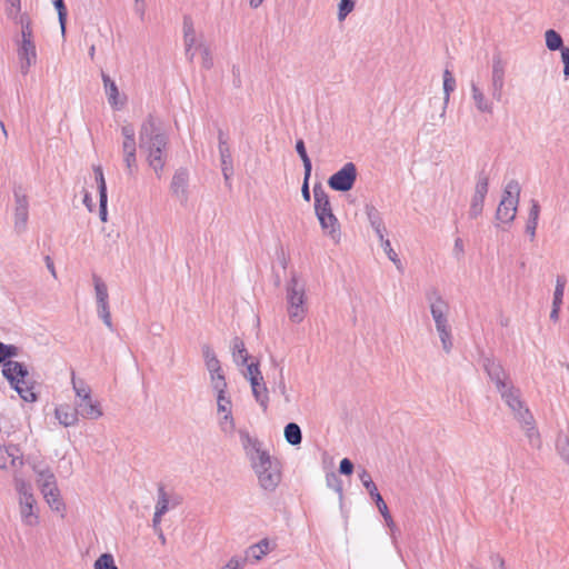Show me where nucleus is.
<instances>
[{
  "label": "nucleus",
  "instance_id": "nucleus-12",
  "mask_svg": "<svg viewBox=\"0 0 569 569\" xmlns=\"http://www.w3.org/2000/svg\"><path fill=\"white\" fill-rule=\"evenodd\" d=\"M14 198V229L18 233H22L27 229L29 218V201L27 190L21 184L13 188Z\"/></svg>",
  "mask_w": 569,
  "mask_h": 569
},
{
  "label": "nucleus",
  "instance_id": "nucleus-33",
  "mask_svg": "<svg viewBox=\"0 0 569 569\" xmlns=\"http://www.w3.org/2000/svg\"><path fill=\"white\" fill-rule=\"evenodd\" d=\"M271 550L270 541L262 539L258 543L251 546L247 550V557H251L254 560H260L264 555Z\"/></svg>",
  "mask_w": 569,
  "mask_h": 569
},
{
  "label": "nucleus",
  "instance_id": "nucleus-50",
  "mask_svg": "<svg viewBox=\"0 0 569 569\" xmlns=\"http://www.w3.org/2000/svg\"><path fill=\"white\" fill-rule=\"evenodd\" d=\"M93 171H94V178H96L99 193H106L107 184H106L102 168L100 166H93Z\"/></svg>",
  "mask_w": 569,
  "mask_h": 569
},
{
  "label": "nucleus",
  "instance_id": "nucleus-7",
  "mask_svg": "<svg viewBox=\"0 0 569 569\" xmlns=\"http://www.w3.org/2000/svg\"><path fill=\"white\" fill-rule=\"evenodd\" d=\"M315 210L321 228L335 240L340 239L339 222L332 213L329 196L320 184L313 188Z\"/></svg>",
  "mask_w": 569,
  "mask_h": 569
},
{
  "label": "nucleus",
  "instance_id": "nucleus-4",
  "mask_svg": "<svg viewBox=\"0 0 569 569\" xmlns=\"http://www.w3.org/2000/svg\"><path fill=\"white\" fill-rule=\"evenodd\" d=\"M426 298L441 347L446 353H449L453 347L452 328L449 322L450 306L437 289L429 290Z\"/></svg>",
  "mask_w": 569,
  "mask_h": 569
},
{
  "label": "nucleus",
  "instance_id": "nucleus-40",
  "mask_svg": "<svg viewBox=\"0 0 569 569\" xmlns=\"http://www.w3.org/2000/svg\"><path fill=\"white\" fill-rule=\"evenodd\" d=\"M366 214L372 229L385 224L381 213L373 206H366Z\"/></svg>",
  "mask_w": 569,
  "mask_h": 569
},
{
  "label": "nucleus",
  "instance_id": "nucleus-10",
  "mask_svg": "<svg viewBox=\"0 0 569 569\" xmlns=\"http://www.w3.org/2000/svg\"><path fill=\"white\" fill-rule=\"evenodd\" d=\"M520 196V186L516 180L507 183L502 199L496 212V219L502 223H511L517 214Z\"/></svg>",
  "mask_w": 569,
  "mask_h": 569
},
{
  "label": "nucleus",
  "instance_id": "nucleus-43",
  "mask_svg": "<svg viewBox=\"0 0 569 569\" xmlns=\"http://www.w3.org/2000/svg\"><path fill=\"white\" fill-rule=\"evenodd\" d=\"M169 510V497L164 491V488L160 486L158 488V501L156 505V511L164 515Z\"/></svg>",
  "mask_w": 569,
  "mask_h": 569
},
{
  "label": "nucleus",
  "instance_id": "nucleus-49",
  "mask_svg": "<svg viewBox=\"0 0 569 569\" xmlns=\"http://www.w3.org/2000/svg\"><path fill=\"white\" fill-rule=\"evenodd\" d=\"M244 377L250 381V383L258 381V379L262 380V375L259 370L258 363L247 365Z\"/></svg>",
  "mask_w": 569,
  "mask_h": 569
},
{
  "label": "nucleus",
  "instance_id": "nucleus-21",
  "mask_svg": "<svg viewBox=\"0 0 569 569\" xmlns=\"http://www.w3.org/2000/svg\"><path fill=\"white\" fill-rule=\"evenodd\" d=\"M17 461L21 462V452L17 446H0V469L14 466Z\"/></svg>",
  "mask_w": 569,
  "mask_h": 569
},
{
  "label": "nucleus",
  "instance_id": "nucleus-31",
  "mask_svg": "<svg viewBox=\"0 0 569 569\" xmlns=\"http://www.w3.org/2000/svg\"><path fill=\"white\" fill-rule=\"evenodd\" d=\"M4 13L12 22L26 14H29L28 12L22 11L21 0H4Z\"/></svg>",
  "mask_w": 569,
  "mask_h": 569
},
{
  "label": "nucleus",
  "instance_id": "nucleus-63",
  "mask_svg": "<svg viewBox=\"0 0 569 569\" xmlns=\"http://www.w3.org/2000/svg\"><path fill=\"white\" fill-rule=\"evenodd\" d=\"M482 209H483V204L471 202L470 210H469L470 217L471 218L479 217L482 212Z\"/></svg>",
  "mask_w": 569,
  "mask_h": 569
},
{
  "label": "nucleus",
  "instance_id": "nucleus-58",
  "mask_svg": "<svg viewBox=\"0 0 569 569\" xmlns=\"http://www.w3.org/2000/svg\"><path fill=\"white\" fill-rule=\"evenodd\" d=\"M339 471L342 475H351L353 471V463L348 458H343L340 461Z\"/></svg>",
  "mask_w": 569,
  "mask_h": 569
},
{
  "label": "nucleus",
  "instance_id": "nucleus-30",
  "mask_svg": "<svg viewBox=\"0 0 569 569\" xmlns=\"http://www.w3.org/2000/svg\"><path fill=\"white\" fill-rule=\"evenodd\" d=\"M557 450L560 457L569 463V421H567L566 429L560 430L557 439Z\"/></svg>",
  "mask_w": 569,
  "mask_h": 569
},
{
  "label": "nucleus",
  "instance_id": "nucleus-11",
  "mask_svg": "<svg viewBox=\"0 0 569 569\" xmlns=\"http://www.w3.org/2000/svg\"><path fill=\"white\" fill-rule=\"evenodd\" d=\"M202 356L206 368L210 376V385L214 392H221L227 389V381L214 351L209 345L202 346Z\"/></svg>",
  "mask_w": 569,
  "mask_h": 569
},
{
  "label": "nucleus",
  "instance_id": "nucleus-48",
  "mask_svg": "<svg viewBox=\"0 0 569 569\" xmlns=\"http://www.w3.org/2000/svg\"><path fill=\"white\" fill-rule=\"evenodd\" d=\"M53 6L58 11L59 22L61 26L62 34L66 32V17H67V10L63 3V0H53Z\"/></svg>",
  "mask_w": 569,
  "mask_h": 569
},
{
  "label": "nucleus",
  "instance_id": "nucleus-61",
  "mask_svg": "<svg viewBox=\"0 0 569 569\" xmlns=\"http://www.w3.org/2000/svg\"><path fill=\"white\" fill-rule=\"evenodd\" d=\"M561 59L563 62V74L569 78V48L561 49Z\"/></svg>",
  "mask_w": 569,
  "mask_h": 569
},
{
  "label": "nucleus",
  "instance_id": "nucleus-62",
  "mask_svg": "<svg viewBox=\"0 0 569 569\" xmlns=\"http://www.w3.org/2000/svg\"><path fill=\"white\" fill-rule=\"evenodd\" d=\"M299 157L301 158L302 163H303L305 176H307V179H309L311 176V170H312L311 160L308 157L307 152H305L303 154H301Z\"/></svg>",
  "mask_w": 569,
  "mask_h": 569
},
{
  "label": "nucleus",
  "instance_id": "nucleus-1",
  "mask_svg": "<svg viewBox=\"0 0 569 569\" xmlns=\"http://www.w3.org/2000/svg\"><path fill=\"white\" fill-rule=\"evenodd\" d=\"M169 136L162 122L153 117L146 119L139 130V148L146 154L148 166L161 177L168 151Z\"/></svg>",
  "mask_w": 569,
  "mask_h": 569
},
{
  "label": "nucleus",
  "instance_id": "nucleus-23",
  "mask_svg": "<svg viewBox=\"0 0 569 569\" xmlns=\"http://www.w3.org/2000/svg\"><path fill=\"white\" fill-rule=\"evenodd\" d=\"M33 471L36 473V482L40 491L57 482L54 473L46 466L34 465Z\"/></svg>",
  "mask_w": 569,
  "mask_h": 569
},
{
  "label": "nucleus",
  "instance_id": "nucleus-35",
  "mask_svg": "<svg viewBox=\"0 0 569 569\" xmlns=\"http://www.w3.org/2000/svg\"><path fill=\"white\" fill-rule=\"evenodd\" d=\"M272 391L283 398L284 405H289L292 402L291 392L287 388L284 378H283V369L282 368L280 369V372H279V380L272 387Z\"/></svg>",
  "mask_w": 569,
  "mask_h": 569
},
{
  "label": "nucleus",
  "instance_id": "nucleus-8",
  "mask_svg": "<svg viewBox=\"0 0 569 569\" xmlns=\"http://www.w3.org/2000/svg\"><path fill=\"white\" fill-rule=\"evenodd\" d=\"M287 312L291 322L300 323L306 313V288L296 273L291 274L286 287Z\"/></svg>",
  "mask_w": 569,
  "mask_h": 569
},
{
  "label": "nucleus",
  "instance_id": "nucleus-47",
  "mask_svg": "<svg viewBox=\"0 0 569 569\" xmlns=\"http://www.w3.org/2000/svg\"><path fill=\"white\" fill-rule=\"evenodd\" d=\"M122 154L128 174L132 176L137 170V152H126Z\"/></svg>",
  "mask_w": 569,
  "mask_h": 569
},
{
  "label": "nucleus",
  "instance_id": "nucleus-5",
  "mask_svg": "<svg viewBox=\"0 0 569 569\" xmlns=\"http://www.w3.org/2000/svg\"><path fill=\"white\" fill-rule=\"evenodd\" d=\"M506 405L511 409L515 418L521 423L526 436L533 447L540 445L539 433L533 423V417L520 398V390L513 383L506 385L505 388L497 390Z\"/></svg>",
  "mask_w": 569,
  "mask_h": 569
},
{
  "label": "nucleus",
  "instance_id": "nucleus-56",
  "mask_svg": "<svg viewBox=\"0 0 569 569\" xmlns=\"http://www.w3.org/2000/svg\"><path fill=\"white\" fill-rule=\"evenodd\" d=\"M244 563L246 559L232 557L221 569H242Z\"/></svg>",
  "mask_w": 569,
  "mask_h": 569
},
{
  "label": "nucleus",
  "instance_id": "nucleus-13",
  "mask_svg": "<svg viewBox=\"0 0 569 569\" xmlns=\"http://www.w3.org/2000/svg\"><path fill=\"white\" fill-rule=\"evenodd\" d=\"M356 179L357 168L352 162H348L329 178L328 184L336 191H349L352 189Z\"/></svg>",
  "mask_w": 569,
  "mask_h": 569
},
{
  "label": "nucleus",
  "instance_id": "nucleus-53",
  "mask_svg": "<svg viewBox=\"0 0 569 569\" xmlns=\"http://www.w3.org/2000/svg\"><path fill=\"white\" fill-rule=\"evenodd\" d=\"M107 203H108L107 192L99 193V216H100V219L102 222H107V220H108Z\"/></svg>",
  "mask_w": 569,
  "mask_h": 569
},
{
  "label": "nucleus",
  "instance_id": "nucleus-17",
  "mask_svg": "<svg viewBox=\"0 0 569 569\" xmlns=\"http://www.w3.org/2000/svg\"><path fill=\"white\" fill-rule=\"evenodd\" d=\"M471 100L475 108L481 113L491 114L493 112V102L485 93L483 89L475 80L470 81Z\"/></svg>",
  "mask_w": 569,
  "mask_h": 569
},
{
  "label": "nucleus",
  "instance_id": "nucleus-32",
  "mask_svg": "<svg viewBox=\"0 0 569 569\" xmlns=\"http://www.w3.org/2000/svg\"><path fill=\"white\" fill-rule=\"evenodd\" d=\"M284 439L291 446H299L302 441V432L296 422H289L284 427Z\"/></svg>",
  "mask_w": 569,
  "mask_h": 569
},
{
  "label": "nucleus",
  "instance_id": "nucleus-18",
  "mask_svg": "<svg viewBox=\"0 0 569 569\" xmlns=\"http://www.w3.org/2000/svg\"><path fill=\"white\" fill-rule=\"evenodd\" d=\"M219 153L221 162V171L227 184L230 182V178L233 174L232 157L229 144L222 131H219Z\"/></svg>",
  "mask_w": 569,
  "mask_h": 569
},
{
  "label": "nucleus",
  "instance_id": "nucleus-25",
  "mask_svg": "<svg viewBox=\"0 0 569 569\" xmlns=\"http://www.w3.org/2000/svg\"><path fill=\"white\" fill-rule=\"evenodd\" d=\"M102 81L104 84L106 94L108 97L109 103L119 109L123 103L119 101V91L114 81L106 73H102Z\"/></svg>",
  "mask_w": 569,
  "mask_h": 569
},
{
  "label": "nucleus",
  "instance_id": "nucleus-15",
  "mask_svg": "<svg viewBox=\"0 0 569 569\" xmlns=\"http://www.w3.org/2000/svg\"><path fill=\"white\" fill-rule=\"evenodd\" d=\"M188 183H189V172L184 168H179L176 170L171 183L170 191L172 196L181 203L186 204L188 201L189 192H188Z\"/></svg>",
  "mask_w": 569,
  "mask_h": 569
},
{
  "label": "nucleus",
  "instance_id": "nucleus-16",
  "mask_svg": "<svg viewBox=\"0 0 569 569\" xmlns=\"http://www.w3.org/2000/svg\"><path fill=\"white\" fill-rule=\"evenodd\" d=\"M18 57L20 59V68L22 73H27L31 66L37 61V49L34 40H18Z\"/></svg>",
  "mask_w": 569,
  "mask_h": 569
},
{
  "label": "nucleus",
  "instance_id": "nucleus-9",
  "mask_svg": "<svg viewBox=\"0 0 569 569\" xmlns=\"http://www.w3.org/2000/svg\"><path fill=\"white\" fill-rule=\"evenodd\" d=\"M72 387L76 392L77 399L74 406L79 415L84 419L96 420L102 416V410L98 401L91 398V389L84 381L78 380L72 377Z\"/></svg>",
  "mask_w": 569,
  "mask_h": 569
},
{
  "label": "nucleus",
  "instance_id": "nucleus-29",
  "mask_svg": "<svg viewBox=\"0 0 569 569\" xmlns=\"http://www.w3.org/2000/svg\"><path fill=\"white\" fill-rule=\"evenodd\" d=\"M252 393L256 398V400L259 402V405L262 407L263 410H267L269 397H268V389L266 387V383L262 380L258 379V381L250 383Z\"/></svg>",
  "mask_w": 569,
  "mask_h": 569
},
{
  "label": "nucleus",
  "instance_id": "nucleus-44",
  "mask_svg": "<svg viewBox=\"0 0 569 569\" xmlns=\"http://www.w3.org/2000/svg\"><path fill=\"white\" fill-rule=\"evenodd\" d=\"M356 0H340L338 4V20L343 21L355 9Z\"/></svg>",
  "mask_w": 569,
  "mask_h": 569
},
{
  "label": "nucleus",
  "instance_id": "nucleus-14",
  "mask_svg": "<svg viewBox=\"0 0 569 569\" xmlns=\"http://www.w3.org/2000/svg\"><path fill=\"white\" fill-rule=\"evenodd\" d=\"M483 369L487 372L489 379L496 385L497 390L505 388L506 385L511 383L509 373L498 360L493 358L483 359Z\"/></svg>",
  "mask_w": 569,
  "mask_h": 569
},
{
  "label": "nucleus",
  "instance_id": "nucleus-41",
  "mask_svg": "<svg viewBox=\"0 0 569 569\" xmlns=\"http://www.w3.org/2000/svg\"><path fill=\"white\" fill-rule=\"evenodd\" d=\"M94 569H118L111 553H102L93 565Z\"/></svg>",
  "mask_w": 569,
  "mask_h": 569
},
{
  "label": "nucleus",
  "instance_id": "nucleus-46",
  "mask_svg": "<svg viewBox=\"0 0 569 569\" xmlns=\"http://www.w3.org/2000/svg\"><path fill=\"white\" fill-rule=\"evenodd\" d=\"M565 286H566V279L563 277L559 276L557 278V284H556V289L553 292V301H552V305H556V307L561 306V303H562Z\"/></svg>",
  "mask_w": 569,
  "mask_h": 569
},
{
  "label": "nucleus",
  "instance_id": "nucleus-37",
  "mask_svg": "<svg viewBox=\"0 0 569 569\" xmlns=\"http://www.w3.org/2000/svg\"><path fill=\"white\" fill-rule=\"evenodd\" d=\"M546 46L549 50L556 51L563 49V41L561 36L553 29H549L545 33Z\"/></svg>",
  "mask_w": 569,
  "mask_h": 569
},
{
  "label": "nucleus",
  "instance_id": "nucleus-6",
  "mask_svg": "<svg viewBox=\"0 0 569 569\" xmlns=\"http://www.w3.org/2000/svg\"><path fill=\"white\" fill-rule=\"evenodd\" d=\"M14 488L20 521L26 527H37L40 523V507L31 483L23 479H16Z\"/></svg>",
  "mask_w": 569,
  "mask_h": 569
},
{
  "label": "nucleus",
  "instance_id": "nucleus-34",
  "mask_svg": "<svg viewBox=\"0 0 569 569\" xmlns=\"http://www.w3.org/2000/svg\"><path fill=\"white\" fill-rule=\"evenodd\" d=\"M13 23L21 29L19 40H33L32 19L29 14L13 21Z\"/></svg>",
  "mask_w": 569,
  "mask_h": 569
},
{
  "label": "nucleus",
  "instance_id": "nucleus-39",
  "mask_svg": "<svg viewBox=\"0 0 569 569\" xmlns=\"http://www.w3.org/2000/svg\"><path fill=\"white\" fill-rule=\"evenodd\" d=\"M505 87V77L503 76H492L491 74V97L496 101H501L502 99V92Z\"/></svg>",
  "mask_w": 569,
  "mask_h": 569
},
{
  "label": "nucleus",
  "instance_id": "nucleus-52",
  "mask_svg": "<svg viewBox=\"0 0 569 569\" xmlns=\"http://www.w3.org/2000/svg\"><path fill=\"white\" fill-rule=\"evenodd\" d=\"M199 49L201 50V56H202V67L206 69H210L213 66V59H212L209 48L207 46H204L203 43H200Z\"/></svg>",
  "mask_w": 569,
  "mask_h": 569
},
{
  "label": "nucleus",
  "instance_id": "nucleus-19",
  "mask_svg": "<svg viewBox=\"0 0 569 569\" xmlns=\"http://www.w3.org/2000/svg\"><path fill=\"white\" fill-rule=\"evenodd\" d=\"M456 89V79L453 78L452 73L446 69L445 72H443V93H445V97H443V101H442V108H441V112L440 114L437 117V119L435 120L433 124H441L445 122V118H446V110H447V106L449 103V100H450V94L451 92H453Z\"/></svg>",
  "mask_w": 569,
  "mask_h": 569
},
{
  "label": "nucleus",
  "instance_id": "nucleus-27",
  "mask_svg": "<svg viewBox=\"0 0 569 569\" xmlns=\"http://www.w3.org/2000/svg\"><path fill=\"white\" fill-rule=\"evenodd\" d=\"M231 351H232L233 361L237 365H240V366L247 365L249 355L247 352L243 341L240 338L236 337L232 339Z\"/></svg>",
  "mask_w": 569,
  "mask_h": 569
},
{
  "label": "nucleus",
  "instance_id": "nucleus-3",
  "mask_svg": "<svg viewBox=\"0 0 569 569\" xmlns=\"http://www.w3.org/2000/svg\"><path fill=\"white\" fill-rule=\"evenodd\" d=\"M14 355L16 347L0 342V361L3 362V376L24 401L32 402L37 399V396L26 366L13 360L6 361L7 358Z\"/></svg>",
  "mask_w": 569,
  "mask_h": 569
},
{
  "label": "nucleus",
  "instance_id": "nucleus-24",
  "mask_svg": "<svg viewBox=\"0 0 569 569\" xmlns=\"http://www.w3.org/2000/svg\"><path fill=\"white\" fill-rule=\"evenodd\" d=\"M54 415L59 422L64 427L74 426L78 422V417L80 416L76 406L74 409H71L68 405L58 407Z\"/></svg>",
  "mask_w": 569,
  "mask_h": 569
},
{
  "label": "nucleus",
  "instance_id": "nucleus-28",
  "mask_svg": "<svg viewBox=\"0 0 569 569\" xmlns=\"http://www.w3.org/2000/svg\"><path fill=\"white\" fill-rule=\"evenodd\" d=\"M489 179L485 173H480L477 178L475 193L471 202L483 204L486 194L488 192Z\"/></svg>",
  "mask_w": 569,
  "mask_h": 569
},
{
  "label": "nucleus",
  "instance_id": "nucleus-51",
  "mask_svg": "<svg viewBox=\"0 0 569 569\" xmlns=\"http://www.w3.org/2000/svg\"><path fill=\"white\" fill-rule=\"evenodd\" d=\"M97 312L99 318L103 321V323L112 330V321H111V315L109 310V305L98 306Z\"/></svg>",
  "mask_w": 569,
  "mask_h": 569
},
{
  "label": "nucleus",
  "instance_id": "nucleus-59",
  "mask_svg": "<svg viewBox=\"0 0 569 569\" xmlns=\"http://www.w3.org/2000/svg\"><path fill=\"white\" fill-rule=\"evenodd\" d=\"M371 498L375 500L380 513L382 516H388L389 510H388V507H387L386 502L383 501L381 495L377 493L376 496H373Z\"/></svg>",
  "mask_w": 569,
  "mask_h": 569
},
{
  "label": "nucleus",
  "instance_id": "nucleus-38",
  "mask_svg": "<svg viewBox=\"0 0 569 569\" xmlns=\"http://www.w3.org/2000/svg\"><path fill=\"white\" fill-rule=\"evenodd\" d=\"M216 393H217L218 411L224 413L223 420L231 421V401L226 396V390H222L221 392H216Z\"/></svg>",
  "mask_w": 569,
  "mask_h": 569
},
{
  "label": "nucleus",
  "instance_id": "nucleus-42",
  "mask_svg": "<svg viewBox=\"0 0 569 569\" xmlns=\"http://www.w3.org/2000/svg\"><path fill=\"white\" fill-rule=\"evenodd\" d=\"M358 476H359V479L362 482L363 487L368 490V492L371 497L379 493L377 486L375 485L370 473L366 469H362L361 471H359Z\"/></svg>",
  "mask_w": 569,
  "mask_h": 569
},
{
  "label": "nucleus",
  "instance_id": "nucleus-20",
  "mask_svg": "<svg viewBox=\"0 0 569 569\" xmlns=\"http://www.w3.org/2000/svg\"><path fill=\"white\" fill-rule=\"evenodd\" d=\"M41 493L51 510L56 512H64L66 505L61 498L57 482L48 488H43Z\"/></svg>",
  "mask_w": 569,
  "mask_h": 569
},
{
  "label": "nucleus",
  "instance_id": "nucleus-55",
  "mask_svg": "<svg viewBox=\"0 0 569 569\" xmlns=\"http://www.w3.org/2000/svg\"><path fill=\"white\" fill-rule=\"evenodd\" d=\"M327 483L330 488H333L340 497L342 496V483L336 475L328 476Z\"/></svg>",
  "mask_w": 569,
  "mask_h": 569
},
{
  "label": "nucleus",
  "instance_id": "nucleus-36",
  "mask_svg": "<svg viewBox=\"0 0 569 569\" xmlns=\"http://www.w3.org/2000/svg\"><path fill=\"white\" fill-rule=\"evenodd\" d=\"M94 281V292H96V300H97V307L109 305L108 299V288L107 284L98 277H93Z\"/></svg>",
  "mask_w": 569,
  "mask_h": 569
},
{
  "label": "nucleus",
  "instance_id": "nucleus-60",
  "mask_svg": "<svg viewBox=\"0 0 569 569\" xmlns=\"http://www.w3.org/2000/svg\"><path fill=\"white\" fill-rule=\"evenodd\" d=\"M539 213H540V207H539V203H538L536 200H532V201H531V208H530V211H529V218H528V220H529V221H536V222H538Z\"/></svg>",
  "mask_w": 569,
  "mask_h": 569
},
{
  "label": "nucleus",
  "instance_id": "nucleus-45",
  "mask_svg": "<svg viewBox=\"0 0 569 569\" xmlns=\"http://www.w3.org/2000/svg\"><path fill=\"white\" fill-rule=\"evenodd\" d=\"M381 247H382L385 253L388 256V258L395 263L397 269L402 271V263H401L400 259L398 258V254L392 249L390 241L383 240Z\"/></svg>",
  "mask_w": 569,
  "mask_h": 569
},
{
  "label": "nucleus",
  "instance_id": "nucleus-26",
  "mask_svg": "<svg viewBox=\"0 0 569 569\" xmlns=\"http://www.w3.org/2000/svg\"><path fill=\"white\" fill-rule=\"evenodd\" d=\"M121 134L123 137L122 153L137 152L136 130L133 126L129 123L122 126Z\"/></svg>",
  "mask_w": 569,
  "mask_h": 569
},
{
  "label": "nucleus",
  "instance_id": "nucleus-22",
  "mask_svg": "<svg viewBox=\"0 0 569 569\" xmlns=\"http://www.w3.org/2000/svg\"><path fill=\"white\" fill-rule=\"evenodd\" d=\"M183 38H184V46H186V54L190 61L194 58V52L192 51V47L196 44L197 38H196V31L193 28V23L191 18L184 17L183 20Z\"/></svg>",
  "mask_w": 569,
  "mask_h": 569
},
{
  "label": "nucleus",
  "instance_id": "nucleus-64",
  "mask_svg": "<svg viewBox=\"0 0 569 569\" xmlns=\"http://www.w3.org/2000/svg\"><path fill=\"white\" fill-rule=\"evenodd\" d=\"M493 569H505V560L499 555L491 556Z\"/></svg>",
  "mask_w": 569,
  "mask_h": 569
},
{
  "label": "nucleus",
  "instance_id": "nucleus-54",
  "mask_svg": "<svg viewBox=\"0 0 569 569\" xmlns=\"http://www.w3.org/2000/svg\"><path fill=\"white\" fill-rule=\"evenodd\" d=\"M505 63L499 56L495 57L492 60V76H503L505 77Z\"/></svg>",
  "mask_w": 569,
  "mask_h": 569
},
{
  "label": "nucleus",
  "instance_id": "nucleus-2",
  "mask_svg": "<svg viewBox=\"0 0 569 569\" xmlns=\"http://www.w3.org/2000/svg\"><path fill=\"white\" fill-rule=\"evenodd\" d=\"M251 468L258 479L259 487L267 492H273L281 481V466L261 447V443L248 435L242 440Z\"/></svg>",
  "mask_w": 569,
  "mask_h": 569
},
{
  "label": "nucleus",
  "instance_id": "nucleus-57",
  "mask_svg": "<svg viewBox=\"0 0 569 569\" xmlns=\"http://www.w3.org/2000/svg\"><path fill=\"white\" fill-rule=\"evenodd\" d=\"M146 1L144 0H134L133 10L140 18V20H144L146 16Z\"/></svg>",
  "mask_w": 569,
  "mask_h": 569
}]
</instances>
